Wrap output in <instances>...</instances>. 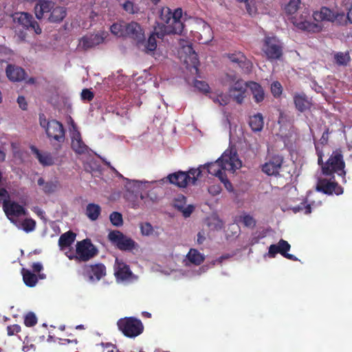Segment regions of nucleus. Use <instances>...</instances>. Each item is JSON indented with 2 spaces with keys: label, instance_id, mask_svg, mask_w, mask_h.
Returning a JSON list of instances; mask_svg holds the SVG:
<instances>
[{
  "label": "nucleus",
  "instance_id": "obj_45",
  "mask_svg": "<svg viewBox=\"0 0 352 352\" xmlns=\"http://www.w3.org/2000/svg\"><path fill=\"white\" fill-rule=\"evenodd\" d=\"M208 270V265H203L201 267H199L197 270H189V271L186 272L184 275L186 277L191 278V277H194L195 276H199V275L205 273Z\"/></svg>",
  "mask_w": 352,
  "mask_h": 352
},
{
  "label": "nucleus",
  "instance_id": "obj_10",
  "mask_svg": "<svg viewBox=\"0 0 352 352\" xmlns=\"http://www.w3.org/2000/svg\"><path fill=\"white\" fill-rule=\"evenodd\" d=\"M13 21L26 30H34L36 34H40L42 32V30L37 21L29 13L16 12L13 15Z\"/></svg>",
  "mask_w": 352,
  "mask_h": 352
},
{
  "label": "nucleus",
  "instance_id": "obj_37",
  "mask_svg": "<svg viewBox=\"0 0 352 352\" xmlns=\"http://www.w3.org/2000/svg\"><path fill=\"white\" fill-rule=\"evenodd\" d=\"M19 230L28 233L34 230L36 221H11Z\"/></svg>",
  "mask_w": 352,
  "mask_h": 352
},
{
  "label": "nucleus",
  "instance_id": "obj_61",
  "mask_svg": "<svg viewBox=\"0 0 352 352\" xmlns=\"http://www.w3.org/2000/svg\"><path fill=\"white\" fill-rule=\"evenodd\" d=\"M226 258H227V256H220L219 258L212 261V265H215L216 264L221 263Z\"/></svg>",
  "mask_w": 352,
  "mask_h": 352
},
{
  "label": "nucleus",
  "instance_id": "obj_20",
  "mask_svg": "<svg viewBox=\"0 0 352 352\" xmlns=\"http://www.w3.org/2000/svg\"><path fill=\"white\" fill-rule=\"evenodd\" d=\"M54 2L49 0H38L34 7L35 14L37 19L47 18L53 8Z\"/></svg>",
  "mask_w": 352,
  "mask_h": 352
},
{
  "label": "nucleus",
  "instance_id": "obj_53",
  "mask_svg": "<svg viewBox=\"0 0 352 352\" xmlns=\"http://www.w3.org/2000/svg\"><path fill=\"white\" fill-rule=\"evenodd\" d=\"M330 131H329V129L328 127H327L324 130V131L323 132L322 135V137L320 138V143L322 144V145H325L328 143V141H329V135L330 133Z\"/></svg>",
  "mask_w": 352,
  "mask_h": 352
},
{
  "label": "nucleus",
  "instance_id": "obj_50",
  "mask_svg": "<svg viewBox=\"0 0 352 352\" xmlns=\"http://www.w3.org/2000/svg\"><path fill=\"white\" fill-rule=\"evenodd\" d=\"M195 87L197 89L200 90L201 91H202L204 93H208V92H209V90H210V87L208 85V83H206L204 81H201V80H195Z\"/></svg>",
  "mask_w": 352,
  "mask_h": 352
},
{
  "label": "nucleus",
  "instance_id": "obj_43",
  "mask_svg": "<svg viewBox=\"0 0 352 352\" xmlns=\"http://www.w3.org/2000/svg\"><path fill=\"white\" fill-rule=\"evenodd\" d=\"M122 7L125 12L131 14H137L140 10L139 7L129 0L124 1L122 4Z\"/></svg>",
  "mask_w": 352,
  "mask_h": 352
},
{
  "label": "nucleus",
  "instance_id": "obj_63",
  "mask_svg": "<svg viewBox=\"0 0 352 352\" xmlns=\"http://www.w3.org/2000/svg\"><path fill=\"white\" fill-rule=\"evenodd\" d=\"M204 241V237L201 234V233H199L197 235V243L201 244Z\"/></svg>",
  "mask_w": 352,
  "mask_h": 352
},
{
  "label": "nucleus",
  "instance_id": "obj_22",
  "mask_svg": "<svg viewBox=\"0 0 352 352\" xmlns=\"http://www.w3.org/2000/svg\"><path fill=\"white\" fill-rule=\"evenodd\" d=\"M293 98L296 109L301 113L310 109L312 106L311 99L303 92L294 94Z\"/></svg>",
  "mask_w": 352,
  "mask_h": 352
},
{
  "label": "nucleus",
  "instance_id": "obj_40",
  "mask_svg": "<svg viewBox=\"0 0 352 352\" xmlns=\"http://www.w3.org/2000/svg\"><path fill=\"white\" fill-rule=\"evenodd\" d=\"M300 0H289L285 5L284 10L287 14H293L299 9Z\"/></svg>",
  "mask_w": 352,
  "mask_h": 352
},
{
  "label": "nucleus",
  "instance_id": "obj_2",
  "mask_svg": "<svg viewBox=\"0 0 352 352\" xmlns=\"http://www.w3.org/2000/svg\"><path fill=\"white\" fill-rule=\"evenodd\" d=\"M182 16V8H177L173 12L169 8H167L166 13L163 10L161 14V19L166 23L164 27V32L168 34H182L184 29V25L181 21Z\"/></svg>",
  "mask_w": 352,
  "mask_h": 352
},
{
  "label": "nucleus",
  "instance_id": "obj_15",
  "mask_svg": "<svg viewBox=\"0 0 352 352\" xmlns=\"http://www.w3.org/2000/svg\"><path fill=\"white\" fill-rule=\"evenodd\" d=\"M125 33V36L130 37L136 41L137 45H140L144 40V30L141 25L135 21L126 23Z\"/></svg>",
  "mask_w": 352,
  "mask_h": 352
},
{
  "label": "nucleus",
  "instance_id": "obj_16",
  "mask_svg": "<svg viewBox=\"0 0 352 352\" xmlns=\"http://www.w3.org/2000/svg\"><path fill=\"white\" fill-rule=\"evenodd\" d=\"M3 209L10 220H12L13 217H19L25 214V208L14 201H4Z\"/></svg>",
  "mask_w": 352,
  "mask_h": 352
},
{
  "label": "nucleus",
  "instance_id": "obj_55",
  "mask_svg": "<svg viewBox=\"0 0 352 352\" xmlns=\"http://www.w3.org/2000/svg\"><path fill=\"white\" fill-rule=\"evenodd\" d=\"M20 330H21V327L18 324H14L12 326H9L7 328L8 334L9 336H12V335L15 334L16 333L19 332Z\"/></svg>",
  "mask_w": 352,
  "mask_h": 352
},
{
  "label": "nucleus",
  "instance_id": "obj_7",
  "mask_svg": "<svg viewBox=\"0 0 352 352\" xmlns=\"http://www.w3.org/2000/svg\"><path fill=\"white\" fill-rule=\"evenodd\" d=\"M329 179L327 178H319L317 181L316 190L327 195H340L343 194V188L338 184L335 179V176H330Z\"/></svg>",
  "mask_w": 352,
  "mask_h": 352
},
{
  "label": "nucleus",
  "instance_id": "obj_3",
  "mask_svg": "<svg viewBox=\"0 0 352 352\" xmlns=\"http://www.w3.org/2000/svg\"><path fill=\"white\" fill-rule=\"evenodd\" d=\"M345 162L342 151L336 150L333 151L329 159L322 167V173L324 176H333L334 173L343 177L345 179ZM346 182V180H344Z\"/></svg>",
  "mask_w": 352,
  "mask_h": 352
},
{
  "label": "nucleus",
  "instance_id": "obj_41",
  "mask_svg": "<svg viewBox=\"0 0 352 352\" xmlns=\"http://www.w3.org/2000/svg\"><path fill=\"white\" fill-rule=\"evenodd\" d=\"M334 60L337 65L345 66L351 60L349 52H337L334 54Z\"/></svg>",
  "mask_w": 352,
  "mask_h": 352
},
{
  "label": "nucleus",
  "instance_id": "obj_46",
  "mask_svg": "<svg viewBox=\"0 0 352 352\" xmlns=\"http://www.w3.org/2000/svg\"><path fill=\"white\" fill-rule=\"evenodd\" d=\"M271 92L275 98L279 97L283 92V87L278 81H274L271 85Z\"/></svg>",
  "mask_w": 352,
  "mask_h": 352
},
{
  "label": "nucleus",
  "instance_id": "obj_26",
  "mask_svg": "<svg viewBox=\"0 0 352 352\" xmlns=\"http://www.w3.org/2000/svg\"><path fill=\"white\" fill-rule=\"evenodd\" d=\"M8 78L13 82H20L25 79L26 73L21 67L8 65L6 68Z\"/></svg>",
  "mask_w": 352,
  "mask_h": 352
},
{
  "label": "nucleus",
  "instance_id": "obj_59",
  "mask_svg": "<svg viewBox=\"0 0 352 352\" xmlns=\"http://www.w3.org/2000/svg\"><path fill=\"white\" fill-rule=\"evenodd\" d=\"M32 270L35 272H39L43 270V265L40 262L34 263L32 264Z\"/></svg>",
  "mask_w": 352,
  "mask_h": 352
},
{
  "label": "nucleus",
  "instance_id": "obj_1",
  "mask_svg": "<svg viewBox=\"0 0 352 352\" xmlns=\"http://www.w3.org/2000/svg\"><path fill=\"white\" fill-rule=\"evenodd\" d=\"M236 162H238L236 153L231 151H225L216 161L201 165V168L207 170V173L217 177L223 184L225 188L231 192L233 187L227 177L225 170H234L237 168Z\"/></svg>",
  "mask_w": 352,
  "mask_h": 352
},
{
  "label": "nucleus",
  "instance_id": "obj_36",
  "mask_svg": "<svg viewBox=\"0 0 352 352\" xmlns=\"http://www.w3.org/2000/svg\"><path fill=\"white\" fill-rule=\"evenodd\" d=\"M23 275V279L25 284L29 287H34L37 283V276L31 272V271L25 268L22 269L21 271Z\"/></svg>",
  "mask_w": 352,
  "mask_h": 352
},
{
  "label": "nucleus",
  "instance_id": "obj_51",
  "mask_svg": "<svg viewBox=\"0 0 352 352\" xmlns=\"http://www.w3.org/2000/svg\"><path fill=\"white\" fill-rule=\"evenodd\" d=\"M94 98V93L89 89H84L81 92V99L86 101H91Z\"/></svg>",
  "mask_w": 352,
  "mask_h": 352
},
{
  "label": "nucleus",
  "instance_id": "obj_34",
  "mask_svg": "<svg viewBox=\"0 0 352 352\" xmlns=\"http://www.w3.org/2000/svg\"><path fill=\"white\" fill-rule=\"evenodd\" d=\"M141 233L144 236H155L160 233V228L153 226L148 221H144L140 224Z\"/></svg>",
  "mask_w": 352,
  "mask_h": 352
},
{
  "label": "nucleus",
  "instance_id": "obj_11",
  "mask_svg": "<svg viewBox=\"0 0 352 352\" xmlns=\"http://www.w3.org/2000/svg\"><path fill=\"white\" fill-rule=\"evenodd\" d=\"M45 132L47 137L51 140H56L58 143H63L65 141V131L63 125L56 120H50L47 123Z\"/></svg>",
  "mask_w": 352,
  "mask_h": 352
},
{
  "label": "nucleus",
  "instance_id": "obj_18",
  "mask_svg": "<svg viewBox=\"0 0 352 352\" xmlns=\"http://www.w3.org/2000/svg\"><path fill=\"white\" fill-rule=\"evenodd\" d=\"M166 178L171 184L179 188H186L190 184V174L186 171H177L169 174Z\"/></svg>",
  "mask_w": 352,
  "mask_h": 352
},
{
  "label": "nucleus",
  "instance_id": "obj_29",
  "mask_svg": "<svg viewBox=\"0 0 352 352\" xmlns=\"http://www.w3.org/2000/svg\"><path fill=\"white\" fill-rule=\"evenodd\" d=\"M66 14V9L55 3L47 19L50 23H60L64 19Z\"/></svg>",
  "mask_w": 352,
  "mask_h": 352
},
{
  "label": "nucleus",
  "instance_id": "obj_60",
  "mask_svg": "<svg viewBox=\"0 0 352 352\" xmlns=\"http://www.w3.org/2000/svg\"><path fill=\"white\" fill-rule=\"evenodd\" d=\"M245 8H246L247 12L250 14H252L253 13H254L256 12L255 8L251 7L249 2L245 3Z\"/></svg>",
  "mask_w": 352,
  "mask_h": 352
},
{
  "label": "nucleus",
  "instance_id": "obj_54",
  "mask_svg": "<svg viewBox=\"0 0 352 352\" xmlns=\"http://www.w3.org/2000/svg\"><path fill=\"white\" fill-rule=\"evenodd\" d=\"M315 148H316V154L318 155V164L322 168L324 164L323 162V160H322L323 152L321 149H320L319 146L317 144H315Z\"/></svg>",
  "mask_w": 352,
  "mask_h": 352
},
{
  "label": "nucleus",
  "instance_id": "obj_35",
  "mask_svg": "<svg viewBox=\"0 0 352 352\" xmlns=\"http://www.w3.org/2000/svg\"><path fill=\"white\" fill-rule=\"evenodd\" d=\"M76 235L71 232L62 234L58 240V244L61 250L69 247L75 240Z\"/></svg>",
  "mask_w": 352,
  "mask_h": 352
},
{
  "label": "nucleus",
  "instance_id": "obj_32",
  "mask_svg": "<svg viewBox=\"0 0 352 352\" xmlns=\"http://www.w3.org/2000/svg\"><path fill=\"white\" fill-rule=\"evenodd\" d=\"M248 87L250 89L254 100L256 103H259L264 100L265 92L261 85L251 81L248 83Z\"/></svg>",
  "mask_w": 352,
  "mask_h": 352
},
{
  "label": "nucleus",
  "instance_id": "obj_17",
  "mask_svg": "<svg viewBox=\"0 0 352 352\" xmlns=\"http://www.w3.org/2000/svg\"><path fill=\"white\" fill-rule=\"evenodd\" d=\"M106 274V267L102 264H96L86 267V276L90 283L100 280Z\"/></svg>",
  "mask_w": 352,
  "mask_h": 352
},
{
  "label": "nucleus",
  "instance_id": "obj_25",
  "mask_svg": "<svg viewBox=\"0 0 352 352\" xmlns=\"http://www.w3.org/2000/svg\"><path fill=\"white\" fill-rule=\"evenodd\" d=\"M155 35L157 36V38H162L164 36V33L154 32L150 35L147 41L145 40V36H144V40L140 45H138V47L141 48V47L143 46L144 48L142 50L146 53L152 52L155 50L157 47Z\"/></svg>",
  "mask_w": 352,
  "mask_h": 352
},
{
  "label": "nucleus",
  "instance_id": "obj_4",
  "mask_svg": "<svg viewBox=\"0 0 352 352\" xmlns=\"http://www.w3.org/2000/svg\"><path fill=\"white\" fill-rule=\"evenodd\" d=\"M117 325L125 336L131 338L138 336L144 330L141 320L133 317L121 318L118 321Z\"/></svg>",
  "mask_w": 352,
  "mask_h": 352
},
{
  "label": "nucleus",
  "instance_id": "obj_23",
  "mask_svg": "<svg viewBox=\"0 0 352 352\" xmlns=\"http://www.w3.org/2000/svg\"><path fill=\"white\" fill-rule=\"evenodd\" d=\"M71 146L72 150L77 154L82 155L88 152V146L82 141L80 133L75 131L72 136Z\"/></svg>",
  "mask_w": 352,
  "mask_h": 352
},
{
  "label": "nucleus",
  "instance_id": "obj_39",
  "mask_svg": "<svg viewBox=\"0 0 352 352\" xmlns=\"http://www.w3.org/2000/svg\"><path fill=\"white\" fill-rule=\"evenodd\" d=\"M126 23L124 22L122 23H113L111 28L110 30L111 33L118 36H125V29H126Z\"/></svg>",
  "mask_w": 352,
  "mask_h": 352
},
{
  "label": "nucleus",
  "instance_id": "obj_14",
  "mask_svg": "<svg viewBox=\"0 0 352 352\" xmlns=\"http://www.w3.org/2000/svg\"><path fill=\"white\" fill-rule=\"evenodd\" d=\"M248 83L242 80H236L229 89L230 96L239 104H241L245 97L246 89Z\"/></svg>",
  "mask_w": 352,
  "mask_h": 352
},
{
  "label": "nucleus",
  "instance_id": "obj_48",
  "mask_svg": "<svg viewBox=\"0 0 352 352\" xmlns=\"http://www.w3.org/2000/svg\"><path fill=\"white\" fill-rule=\"evenodd\" d=\"M228 57L230 61L237 63L238 65L243 60H245V55L240 52L229 54Z\"/></svg>",
  "mask_w": 352,
  "mask_h": 352
},
{
  "label": "nucleus",
  "instance_id": "obj_8",
  "mask_svg": "<svg viewBox=\"0 0 352 352\" xmlns=\"http://www.w3.org/2000/svg\"><path fill=\"white\" fill-rule=\"evenodd\" d=\"M262 50L268 59H279L283 55V47L274 36L264 38Z\"/></svg>",
  "mask_w": 352,
  "mask_h": 352
},
{
  "label": "nucleus",
  "instance_id": "obj_52",
  "mask_svg": "<svg viewBox=\"0 0 352 352\" xmlns=\"http://www.w3.org/2000/svg\"><path fill=\"white\" fill-rule=\"evenodd\" d=\"M231 96L227 95H219L217 98L214 100L215 102H218L221 106H225L228 104L230 102V98Z\"/></svg>",
  "mask_w": 352,
  "mask_h": 352
},
{
  "label": "nucleus",
  "instance_id": "obj_28",
  "mask_svg": "<svg viewBox=\"0 0 352 352\" xmlns=\"http://www.w3.org/2000/svg\"><path fill=\"white\" fill-rule=\"evenodd\" d=\"M31 151L39 163L43 166H50L54 164V160L51 153L47 152L41 153L36 146H30Z\"/></svg>",
  "mask_w": 352,
  "mask_h": 352
},
{
  "label": "nucleus",
  "instance_id": "obj_56",
  "mask_svg": "<svg viewBox=\"0 0 352 352\" xmlns=\"http://www.w3.org/2000/svg\"><path fill=\"white\" fill-rule=\"evenodd\" d=\"M17 102L20 108L23 110H26L28 108V103L24 96H19L17 98Z\"/></svg>",
  "mask_w": 352,
  "mask_h": 352
},
{
  "label": "nucleus",
  "instance_id": "obj_27",
  "mask_svg": "<svg viewBox=\"0 0 352 352\" xmlns=\"http://www.w3.org/2000/svg\"><path fill=\"white\" fill-rule=\"evenodd\" d=\"M205 259L204 254L199 252L196 249H190L187 254L184 263L186 266L188 267L190 265L198 266L201 265Z\"/></svg>",
  "mask_w": 352,
  "mask_h": 352
},
{
  "label": "nucleus",
  "instance_id": "obj_57",
  "mask_svg": "<svg viewBox=\"0 0 352 352\" xmlns=\"http://www.w3.org/2000/svg\"><path fill=\"white\" fill-rule=\"evenodd\" d=\"M109 220H122V215L118 212H113L109 216Z\"/></svg>",
  "mask_w": 352,
  "mask_h": 352
},
{
  "label": "nucleus",
  "instance_id": "obj_47",
  "mask_svg": "<svg viewBox=\"0 0 352 352\" xmlns=\"http://www.w3.org/2000/svg\"><path fill=\"white\" fill-rule=\"evenodd\" d=\"M36 322L37 318L34 313L30 312L25 316L24 323L27 327H32L35 325Z\"/></svg>",
  "mask_w": 352,
  "mask_h": 352
},
{
  "label": "nucleus",
  "instance_id": "obj_49",
  "mask_svg": "<svg viewBox=\"0 0 352 352\" xmlns=\"http://www.w3.org/2000/svg\"><path fill=\"white\" fill-rule=\"evenodd\" d=\"M239 67L244 70L245 73H249L252 71V63L245 56V60H243L239 65Z\"/></svg>",
  "mask_w": 352,
  "mask_h": 352
},
{
  "label": "nucleus",
  "instance_id": "obj_19",
  "mask_svg": "<svg viewBox=\"0 0 352 352\" xmlns=\"http://www.w3.org/2000/svg\"><path fill=\"white\" fill-rule=\"evenodd\" d=\"M309 14H306L305 16L302 14L299 18L294 17L293 23L298 29L307 32H316L320 30V26L307 20Z\"/></svg>",
  "mask_w": 352,
  "mask_h": 352
},
{
  "label": "nucleus",
  "instance_id": "obj_44",
  "mask_svg": "<svg viewBox=\"0 0 352 352\" xmlns=\"http://www.w3.org/2000/svg\"><path fill=\"white\" fill-rule=\"evenodd\" d=\"M203 168H201V165L197 168H190L186 173L190 174V184H195L196 181L199 177H201Z\"/></svg>",
  "mask_w": 352,
  "mask_h": 352
},
{
  "label": "nucleus",
  "instance_id": "obj_64",
  "mask_svg": "<svg viewBox=\"0 0 352 352\" xmlns=\"http://www.w3.org/2000/svg\"><path fill=\"white\" fill-rule=\"evenodd\" d=\"M239 220H245V221L253 220V218L250 215L246 214L243 217H241V219Z\"/></svg>",
  "mask_w": 352,
  "mask_h": 352
},
{
  "label": "nucleus",
  "instance_id": "obj_62",
  "mask_svg": "<svg viewBox=\"0 0 352 352\" xmlns=\"http://www.w3.org/2000/svg\"><path fill=\"white\" fill-rule=\"evenodd\" d=\"M346 18H347L348 21L351 23H352V6H351V8L349 9V10L347 12Z\"/></svg>",
  "mask_w": 352,
  "mask_h": 352
},
{
  "label": "nucleus",
  "instance_id": "obj_13",
  "mask_svg": "<svg viewBox=\"0 0 352 352\" xmlns=\"http://www.w3.org/2000/svg\"><path fill=\"white\" fill-rule=\"evenodd\" d=\"M289 250L290 245L288 242L281 239L277 244H272L270 246L268 253L265 256L274 258L278 253H280L288 259L296 261L297 258L294 255L287 252Z\"/></svg>",
  "mask_w": 352,
  "mask_h": 352
},
{
  "label": "nucleus",
  "instance_id": "obj_12",
  "mask_svg": "<svg viewBox=\"0 0 352 352\" xmlns=\"http://www.w3.org/2000/svg\"><path fill=\"white\" fill-rule=\"evenodd\" d=\"M96 252V248L89 240H83L77 243L75 257L81 261H87L92 258Z\"/></svg>",
  "mask_w": 352,
  "mask_h": 352
},
{
  "label": "nucleus",
  "instance_id": "obj_33",
  "mask_svg": "<svg viewBox=\"0 0 352 352\" xmlns=\"http://www.w3.org/2000/svg\"><path fill=\"white\" fill-rule=\"evenodd\" d=\"M263 118L261 113L257 114L250 117L249 125L253 131H261L263 128Z\"/></svg>",
  "mask_w": 352,
  "mask_h": 352
},
{
  "label": "nucleus",
  "instance_id": "obj_58",
  "mask_svg": "<svg viewBox=\"0 0 352 352\" xmlns=\"http://www.w3.org/2000/svg\"><path fill=\"white\" fill-rule=\"evenodd\" d=\"M39 122L41 126L46 129L47 123H48L50 121H47L45 118V116L43 113L39 114Z\"/></svg>",
  "mask_w": 352,
  "mask_h": 352
},
{
  "label": "nucleus",
  "instance_id": "obj_6",
  "mask_svg": "<svg viewBox=\"0 0 352 352\" xmlns=\"http://www.w3.org/2000/svg\"><path fill=\"white\" fill-rule=\"evenodd\" d=\"M108 238L118 248L124 251L138 250V244L131 238L123 234L118 230L111 231L109 233Z\"/></svg>",
  "mask_w": 352,
  "mask_h": 352
},
{
  "label": "nucleus",
  "instance_id": "obj_30",
  "mask_svg": "<svg viewBox=\"0 0 352 352\" xmlns=\"http://www.w3.org/2000/svg\"><path fill=\"white\" fill-rule=\"evenodd\" d=\"M37 184L39 186H42V190L47 195L55 192L60 186L57 180L45 182L43 177H40L38 179Z\"/></svg>",
  "mask_w": 352,
  "mask_h": 352
},
{
  "label": "nucleus",
  "instance_id": "obj_5",
  "mask_svg": "<svg viewBox=\"0 0 352 352\" xmlns=\"http://www.w3.org/2000/svg\"><path fill=\"white\" fill-rule=\"evenodd\" d=\"M284 163V157L278 153H269L261 166V171L270 177H278Z\"/></svg>",
  "mask_w": 352,
  "mask_h": 352
},
{
  "label": "nucleus",
  "instance_id": "obj_21",
  "mask_svg": "<svg viewBox=\"0 0 352 352\" xmlns=\"http://www.w3.org/2000/svg\"><path fill=\"white\" fill-rule=\"evenodd\" d=\"M103 41L104 38L98 34L85 36L80 40L78 47V49L86 51L102 43Z\"/></svg>",
  "mask_w": 352,
  "mask_h": 352
},
{
  "label": "nucleus",
  "instance_id": "obj_38",
  "mask_svg": "<svg viewBox=\"0 0 352 352\" xmlns=\"http://www.w3.org/2000/svg\"><path fill=\"white\" fill-rule=\"evenodd\" d=\"M100 213V207L98 204H89L86 208V214L91 220H97Z\"/></svg>",
  "mask_w": 352,
  "mask_h": 352
},
{
  "label": "nucleus",
  "instance_id": "obj_9",
  "mask_svg": "<svg viewBox=\"0 0 352 352\" xmlns=\"http://www.w3.org/2000/svg\"><path fill=\"white\" fill-rule=\"evenodd\" d=\"M114 275L118 283H128L136 279L129 266L122 258L118 257L116 258L114 264Z\"/></svg>",
  "mask_w": 352,
  "mask_h": 352
},
{
  "label": "nucleus",
  "instance_id": "obj_24",
  "mask_svg": "<svg viewBox=\"0 0 352 352\" xmlns=\"http://www.w3.org/2000/svg\"><path fill=\"white\" fill-rule=\"evenodd\" d=\"M186 197L184 195L178 196L174 200L173 206L179 212L182 213L184 218H188L190 216L195 210V206L192 204H189L186 206Z\"/></svg>",
  "mask_w": 352,
  "mask_h": 352
},
{
  "label": "nucleus",
  "instance_id": "obj_31",
  "mask_svg": "<svg viewBox=\"0 0 352 352\" xmlns=\"http://www.w3.org/2000/svg\"><path fill=\"white\" fill-rule=\"evenodd\" d=\"M313 17L316 21H333L335 19L334 13L327 7H322L320 10L313 13Z\"/></svg>",
  "mask_w": 352,
  "mask_h": 352
},
{
  "label": "nucleus",
  "instance_id": "obj_42",
  "mask_svg": "<svg viewBox=\"0 0 352 352\" xmlns=\"http://www.w3.org/2000/svg\"><path fill=\"white\" fill-rule=\"evenodd\" d=\"M188 52L190 53L188 57L185 61L188 64V62H190V65L194 67L196 70L198 69V67L199 65V60L198 58V55L195 53L191 46L188 47Z\"/></svg>",
  "mask_w": 352,
  "mask_h": 352
}]
</instances>
